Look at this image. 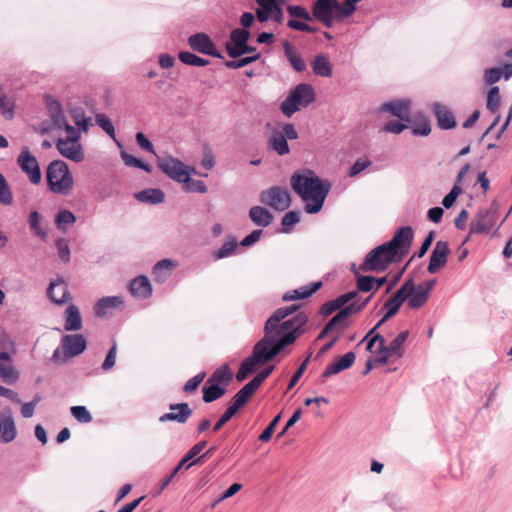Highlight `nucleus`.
Returning a JSON list of instances; mask_svg holds the SVG:
<instances>
[{
  "label": "nucleus",
  "instance_id": "f257e3e1",
  "mask_svg": "<svg viewBox=\"0 0 512 512\" xmlns=\"http://www.w3.org/2000/svg\"><path fill=\"white\" fill-rule=\"evenodd\" d=\"M296 309L295 305L278 308L267 319L264 325V337L254 345L252 354L241 363L236 374L237 381L245 380L257 365L273 360L286 346L294 344L304 333L308 322L305 313L300 312L286 319Z\"/></svg>",
  "mask_w": 512,
  "mask_h": 512
},
{
  "label": "nucleus",
  "instance_id": "f03ea898",
  "mask_svg": "<svg viewBox=\"0 0 512 512\" xmlns=\"http://www.w3.org/2000/svg\"><path fill=\"white\" fill-rule=\"evenodd\" d=\"M290 184L305 203L304 209L309 214H316L322 209L331 189L329 181L322 180L310 169L295 171L290 178Z\"/></svg>",
  "mask_w": 512,
  "mask_h": 512
},
{
  "label": "nucleus",
  "instance_id": "7ed1b4c3",
  "mask_svg": "<svg viewBox=\"0 0 512 512\" xmlns=\"http://www.w3.org/2000/svg\"><path fill=\"white\" fill-rule=\"evenodd\" d=\"M48 189L57 195L67 196L74 187V178L69 166L63 160H53L46 169Z\"/></svg>",
  "mask_w": 512,
  "mask_h": 512
},
{
  "label": "nucleus",
  "instance_id": "20e7f679",
  "mask_svg": "<svg viewBox=\"0 0 512 512\" xmlns=\"http://www.w3.org/2000/svg\"><path fill=\"white\" fill-rule=\"evenodd\" d=\"M315 97L314 88L310 84L300 83L282 101L280 109L285 116L291 117L301 107H307L313 103Z\"/></svg>",
  "mask_w": 512,
  "mask_h": 512
},
{
  "label": "nucleus",
  "instance_id": "39448f33",
  "mask_svg": "<svg viewBox=\"0 0 512 512\" xmlns=\"http://www.w3.org/2000/svg\"><path fill=\"white\" fill-rule=\"evenodd\" d=\"M87 341L81 334H67L61 338L60 346L52 355L54 362H66L68 359L80 355L85 351Z\"/></svg>",
  "mask_w": 512,
  "mask_h": 512
},
{
  "label": "nucleus",
  "instance_id": "423d86ee",
  "mask_svg": "<svg viewBox=\"0 0 512 512\" xmlns=\"http://www.w3.org/2000/svg\"><path fill=\"white\" fill-rule=\"evenodd\" d=\"M395 259V254L385 244H382L366 255L359 269L364 272H382Z\"/></svg>",
  "mask_w": 512,
  "mask_h": 512
},
{
  "label": "nucleus",
  "instance_id": "0eeeda50",
  "mask_svg": "<svg viewBox=\"0 0 512 512\" xmlns=\"http://www.w3.org/2000/svg\"><path fill=\"white\" fill-rule=\"evenodd\" d=\"M158 168L170 179L180 183L184 180L186 174H195L196 170L184 164L178 158L171 155L158 156L156 155Z\"/></svg>",
  "mask_w": 512,
  "mask_h": 512
},
{
  "label": "nucleus",
  "instance_id": "6e6552de",
  "mask_svg": "<svg viewBox=\"0 0 512 512\" xmlns=\"http://www.w3.org/2000/svg\"><path fill=\"white\" fill-rule=\"evenodd\" d=\"M260 201L272 209L282 212L290 207L291 195L284 187L272 186L261 192Z\"/></svg>",
  "mask_w": 512,
  "mask_h": 512
},
{
  "label": "nucleus",
  "instance_id": "1a4fd4ad",
  "mask_svg": "<svg viewBox=\"0 0 512 512\" xmlns=\"http://www.w3.org/2000/svg\"><path fill=\"white\" fill-rule=\"evenodd\" d=\"M16 162L32 184H40L42 180L40 166L37 158L31 153L29 147H22L20 154L17 156Z\"/></svg>",
  "mask_w": 512,
  "mask_h": 512
},
{
  "label": "nucleus",
  "instance_id": "9d476101",
  "mask_svg": "<svg viewBox=\"0 0 512 512\" xmlns=\"http://www.w3.org/2000/svg\"><path fill=\"white\" fill-rule=\"evenodd\" d=\"M402 286H406L403 297L411 309H419L428 302L430 295L419 284H415L412 278L407 279Z\"/></svg>",
  "mask_w": 512,
  "mask_h": 512
},
{
  "label": "nucleus",
  "instance_id": "9b49d317",
  "mask_svg": "<svg viewBox=\"0 0 512 512\" xmlns=\"http://www.w3.org/2000/svg\"><path fill=\"white\" fill-rule=\"evenodd\" d=\"M413 240V230L410 226L401 227L396 231L392 239L384 243L394 254L395 257L404 255Z\"/></svg>",
  "mask_w": 512,
  "mask_h": 512
},
{
  "label": "nucleus",
  "instance_id": "f8f14e48",
  "mask_svg": "<svg viewBox=\"0 0 512 512\" xmlns=\"http://www.w3.org/2000/svg\"><path fill=\"white\" fill-rule=\"evenodd\" d=\"M125 303L121 296H106L100 298L94 305V313L97 317L108 318L124 310Z\"/></svg>",
  "mask_w": 512,
  "mask_h": 512
},
{
  "label": "nucleus",
  "instance_id": "ddd939ff",
  "mask_svg": "<svg viewBox=\"0 0 512 512\" xmlns=\"http://www.w3.org/2000/svg\"><path fill=\"white\" fill-rule=\"evenodd\" d=\"M55 147L64 158L75 163H80L85 158L83 146L80 143V140H63L59 137L55 141Z\"/></svg>",
  "mask_w": 512,
  "mask_h": 512
},
{
  "label": "nucleus",
  "instance_id": "4468645a",
  "mask_svg": "<svg viewBox=\"0 0 512 512\" xmlns=\"http://www.w3.org/2000/svg\"><path fill=\"white\" fill-rule=\"evenodd\" d=\"M337 7V0H316L312 7V16L324 26H333V12Z\"/></svg>",
  "mask_w": 512,
  "mask_h": 512
},
{
  "label": "nucleus",
  "instance_id": "2eb2a0df",
  "mask_svg": "<svg viewBox=\"0 0 512 512\" xmlns=\"http://www.w3.org/2000/svg\"><path fill=\"white\" fill-rule=\"evenodd\" d=\"M496 220L495 209L480 210L470 223L471 234H481L490 231Z\"/></svg>",
  "mask_w": 512,
  "mask_h": 512
},
{
  "label": "nucleus",
  "instance_id": "dca6fc26",
  "mask_svg": "<svg viewBox=\"0 0 512 512\" xmlns=\"http://www.w3.org/2000/svg\"><path fill=\"white\" fill-rule=\"evenodd\" d=\"M188 44L194 51L216 58H223L222 54L216 49L214 42L205 33L191 35L188 38Z\"/></svg>",
  "mask_w": 512,
  "mask_h": 512
},
{
  "label": "nucleus",
  "instance_id": "f3484780",
  "mask_svg": "<svg viewBox=\"0 0 512 512\" xmlns=\"http://www.w3.org/2000/svg\"><path fill=\"white\" fill-rule=\"evenodd\" d=\"M449 252L448 242L438 241L431 252L427 271L434 274L443 268L447 263Z\"/></svg>",
  "mask_w": 512,
  "mask_h": 512
},
{
  "label": "nucleus",
  "instance_id": "a211bd4d",
  "mask_svg": "<svg viewBox=\"0 0 512 512\" xmlns=\"http://www.w3.org/2000/svg\"><path fill=\"white\" fill-rule=\"evenodd\" d=\"M170 412L164 413L159 417V422H177L179 424H184L191 417L193 411L190 408L189 404L177 403L169 405Z\"/></svg>",
  "mask_w": 512,
  "mask_h": 512
},
{
  "label": "nucleus",
  "instance_id": "6ab92c4d",
  "mask_svg": "<svg viewBox=\"0 0 512 512\" xmlns=\"http://www.w3.org/2000/svg\"><path fill=\"white\" fill-rule=\"evenodd\" d=\"M0 379L6 384H14L19 379L12 357L7 352H0Z\"/></svg>",
  "mask_w": 512,
  "mask_h": 512
},
{
  "label": "nucleus",
  "instance_id": "aec40b11",
  "mask_svg": "<svg viewBox=\"0 0 512 512\" xmlns=\"http://www.w3.org/2000/svg\"><path fill=\"white\" fill-rule=\"evenodd\" d=\"M47 296L55 304L66 303L70 295L65 281L60 277L52 280L47 289Z\"/></svg>",
  "mask_w": 512,
  "mask_h": 512
},
{
  "label": "nucleus",
  "instance_id": "412c9836",
  "mask_svg": "<svg viewBox=\"0 0 512 512\" xmlns=\"http://www.w3.org/2000/svg\"><path fill=\"white\" fill-rule=\"evenodd\" d=\"M431 108L437 119L439 128L448 130L456 126L455 117L446 105L435 102L431 105Z\"/></svg>",
  "mask_w": 512,
  "mask_h": 512
},
{
  "label": "nucleus",
  "instance_id": "4be33fe9",
  "mask_svg": "<svg viewBox=\"0 0 512 512\" xmlns=\"http://www.w3.org/2000/svg\"><path fill=\"white\" fill-rule=\"evenodd\" d=\"M410 101L409 100H399V101H390L382 104L380 106L381 112H389L392 115L398 117L401 120L409 122L410 119Z\"/></svg>",
  "mask_w": 512,
  "mask_h": 512
},
{
  "label": "nucleus",
  "instance_id": "5701e85b",
  "mask_svg": "<svg viewBox=\"0 0 512 512\" xmlns=\"http://www.w3.org/2000/svg\"><path fill=\"white\" fill-rule=\"evenodd\" d=\"M406 289V286H401L395 294L384 304V309H386L385 315L382 317V319L378 322V325H382L385 323L389 318L394 316L398 310L400 309L402 303L404 300V290Z\"/></svg>",
  "mask_w": 512,
  "mask_h": 512
},
{
  "label": "nucleus",
  "instance_id": "b1692460",
  "mask_svg": "<svg viewBox=\"0 0 512 512\" xmlns=\"http://www.w3.org/2000/svg\"><path fill=\"white\" fill-rule=\"evenodd\" d=\"M354 361H355V354L353 352H347L343 356L337 358L335 360V362L329 364L325 368L322 376L325 378H328L332 375L338 374L341 371L351 367L353 365Z\"/></svg>",
  "mask_w": 512,
  "mask_h": 512
},
{
  "label": "nucleus",
  "instance_id": "393cba45",
  "mask_svg": "<svg viewBox=\"0 0 512 512\" xmlns=\"http://www.w3.org/2000/svg\"><path fill=\"white\" fill-rule=\"evenodd\" d=\"M48 112L51 126L47 130L62 129V126L68 122L61 104L56 100H52L48 103Z\"/></svg>",
  "mask_w": 512,
  "mask_h": 512
},
{
  "label": "nucleus",
  "instance_id": "a878e982",
  "mask_svg": "<svg viewBox=\"0 0 512 512\" xmlns=\"http://www.w3.org/2000/svg\"><path fill=\"white\" fill-rule=\"evenodd\" d=\"M130 293L139 299H146L152 294V286L146 276H138L130 282Z\"/></svg>",
  "mask_w": 512,
  "mask_h": 512
},
{
  "label": "nucleus",
  "instance_id": "bb28decb",
  "mask_svg": "<svg viewBox=\"0 0 512 512\" xmlns=\"http://www.w3.org/2000/svg\"><path fill=\"white\" fill-rule=\"evenodd\" d=\"M322 287L321 281L309 283L305 286L286 292L283 295L285 301H295L300 299H306L314 294L317 290Z\"/></svg>",
  "mask_w": 512,
  "mask_h": 512
},
{
  "label": "nucleus",
  "instance_id": "cd10ccee",
  "mask_svg": "<svg viewBox=\"0 0 512 512\" xmlns=\"http://www.w3.org/2000/svg\"><path fill=\"white\" fill-rule=\"evenodd\" d=\"M311 68L316 76L329 78L333 74L332 64L327 54H317L311 62Z\"/></svg>",
  "mask_w": 512,
  "mask_h": 512
},
{
  "label": "nucleus",
  "instance_id": "c85d7f7f",
  "mask_svg": "<svg viewBox=\"0 0 512 512\" xmlns=\"http://www.w3.org/2000/svg\"><path fill=\"white\" fill-rule=\"evenodd\" d=\"M207 445L206 441H200L196 443L180 460V466H185L189 469L192 465L201 463L202 460L209 454L213 449L208 450L205 454L195 458Z\"/></svg>",
  "mask_w": 512,
  "mask_h": 512
},
{
  "label": "nucleus",
  "instance_id": "c756f323",
  "mask_svg": "<svg viewBox=\"0 0 512 512\" xmlns=\"http://www.w3.org/2000/svg\"><path fill=\"white\" fill-rule=\"evenodd\" d=\"M250 38V32L246 29L235 28L230 33V39L225 44V49L229 55V49L241 50Z\"/></svg>",
  "mask_w": 512,
  "mask_h": 512
},
{
  "label": "nucleus",
  "instance_id": "7c9ffc66",
  "mask_svg": "<svg viewBox=\"0 0 512 512\" xmlns=\"http://www.w3.org/2000/svg\"><path fill=\"white\" fill-rule=\"evenodd\" d=\"M268 148L276 152L280 156L287 155L290 152L288 142L285 139V137L280 133L279 129H273L271 131L268 140Z\"/></svg>",
  "mask_w": 512,
  "mask_h": 512
},
{
  "label": "nucleus",
  "instance_id": "2f4dec72",
  "mask_svg": "<svg viewBox=\"0 0 512 512\" xmlns=\"http://www.w3.org/2000/svg\"><path fill=\"white\" fill-rule=\"evenodd\" d=\"M66 331H78L82 328V317L77 306L69 305L65 310Z\"/></svg>",
  "mask_w": 512,
  "mask_h": 512
},
{
  "label": "nucleus",
  "instance_id": "473e14b6",
  "mask_svg": "<svg viewBox=\"0 0 512 512\" xmlns=\"http://www.w3.org/2000/svg\"><path fill=\"white\" fill-rule=\"evenodd\" d=\"M283 48L285 56L292 68L296 72H303L306 69V63L302 56L298 53L297 49L289 42H285Z\"/></svg>",
  "mask_w": 512,
  "mask_h": 512
},
{
  "label": "nucleus",
  "instance_id": "72a5a7b5",
  "mask_svg": "<svg viewBox=\"0 0 512 512\" xmlns=\"http://www.w3.org/2000/svg\"><path fill=\"white\" fill-rule=\"evenodd\" d=\"M249 218L255 225L261 227H267L273 221V215L268 209L261 206L252 207L249 210Z\"/></svg>",
  "mask_w": 512,
  "mask_h": 512
},
{
  "label": "nucleus",
  "instance_id": "f704fd0d",
  "mask_svg": "<svg viewBox=\"0 0 512 512\" xmlns=\"http://www.w3.org/2000/svg\"><path fill=\"white\" fill-rule=\"evenodd\" d=\"M258 388L259 387L256 386L252 380L249 381L233 396L231 403L237 409H240L247 403V401L256 392Z\"/></svg>",
  "mask_w": 512,
  "mask_h": 512
},
{
  "label": "nucleus",
  "instance_id": "c9c22d12",
  "mask_svg": "<svg viewBox=\"0 0 512 512\" xmlns=\"http://www.w3.org/2000/svg\"><path fill=\"white\" fill-rule=\"evenodd\" d=\"M175 263L169 259H163L158 261L154 267L152 274L154 280L163 283L171 275L172 269L175 267Z\"/></svg>",
  "mask_w": 512,
  "mask_h": 512
},
{
  "label": "nucleus",
  "instance_id": "e433bc0d",
  "mask_svg": "<svg viewBox=\"0 0 512 512\" xmlns=\"http://www.w3.org/2000/svg\"><path fill=\"white\" fill-rule=\"evenodd\" d=\"M138 201L149 204H160L164 202L165 194L162 190L150 188L142 190L135 194Z\"/></svg>",
  "mask_w": 512,
  "mask_h": 512
},
{
  "label": "nucleus",
  "instance_id": "4c0bfd02",
  "mask_svg": "<svg viewBox=\"0 0 512 512\" xmlns=\"http://www.w3.org/2000/svg\"><path fill=\"white\" fill-rule=\"evenodd\" d=\"M202 392L203 401L205 403H211L221 398L225 394L226 390L224 387H220L218 384L208 383L207 381L202 388Z\"/></svg>",
  "mask_w": 512,
  "mask_h": 512
},
{
  "label": "nucleus",
  "instance_id": "58836bf2",
  "mask_svg": "<svg viewBox=\"0 0 512 512\" xmlns=\"http://www.w3.org/2000/svg\"><path fill=\"white\" fill-rule=\"evenodd\" d=\"M237 246L236 239L233 236H228L223 245L213 252V256L217 260L230 257L235 254Z\"/></svg>",
  "mask_w": 512,
  "mask_h": 512
},
{
  "label": "nucleus",
  "instance_id": "ea45409f",
  "mask_svg": "<svg viewBox=\"0 0 512 512\" xmlns=\"http://www.w3.org/2000/svg\"><path fill=\"white\" fill-rule=\"evenodd\" d=\"M409 336L408 331L400 332L388 345L391 357L400 358L404 354L403 345Z\"/></svg>",
  "mask_w": 512,
  "mask_h": 512
},
{
  "label": "nucleus",
  "instance_id": "a19ab883",
  "mask_svg": "<svg viewBox=\"0 0 512 512\" xmlns=\"http://www.w3.org/2000/svg\"><path fill=\"white\" fill-rule=\"evenodd\" d=\"M190 176H191V174H186L184 177V180H182L180 182L183 184L182 189L185 192L206 193L207 192L206 184L201 180H194Z\"/></svg>",
  "mask_w": 512,
  "mask_h": 512
},
{
  "label": "nucleus",
  "instance_id": "79ce46f5",
  "mask_svg": "<svg viewBox=\"0 0 512 512\" xmlns=\"http://www.w3.org/2000/svg\"><path fill=\"white\" fill-rule=\"evenodd\" d=\"M351 270L357 277V289L361 292H369L373 289L375 278L373 276H361L359 274V268H356L355 264H352Z\"/></svg>",
  "mask_w": 512,
  "mask_h": 512
},
{
  "label": "nucleus",
  "instance_id": "37998d69",
  "mask_svg": "<svg viewBox=\"0 0 512 512\" xmlns=\"http://www.w3.org/2000/svg\"><path fill=\"white\" fill-rule=\"evenodd\" d=\"M96 124L101 127L102 130H104L116 143L119 147H122L121 143L117 141L116 134H115V128L112 124V122L109 120V118L103 114L99 113L95 116Z\"/></svg>",
  "mask_w": 512,
  "mask_h": 512
},
{
  "label": "nucleus",
  "instance_id": "c03bdc74",
  "mask_svg": "<svg viewBox=\"0 0 512 512\" xmlns=\"http://www.w3.org/2000/svg\"><path fill=\"white\" fill-rule=\"evenodd\" d=\"M178 57L182 63H184L186 65H190V66L202 67V66H206L210 63L209 60L201 58V57L197 56L196 54H194L192 52H188V51L180 52Z\"/></svg>",
  "mask_w": 512,
  "mask_h": 512
},
{
  "label": "nucleus",
  "instance_id": "a18cd8bd",
  "mask_svg": "<svg viewBox=\"0 0 512 512\" xmlns=\"http://www.w3.org/2000/svg\"><path fill=\"white\" fill-rule=\"evenodd\" d=\"M29 226L35 235L42 239L47 237V231L41 226V215L37 211H32L28 218Z\"/></svg>",
  "mask_w": 512,
  "mask_h": 512
},
{
  "label": "nucleus",
  "instance_id": "49530a36",
  "mask_svg": "<svg viewBox=\"0 0 512 512\" xmlns=\"http://www.w3.org/2000/svg\"><path fill=\"white\" fill-rule=\"evenodd\" d=\"M75 221V215L69 210H60L55 217L57 227L62 231H66L67 226L72 225Z\"/></svg>",
  "mask_w": 512,
  "mask_h": 512
},
{
  "label": "nucleus",
  "instance_id": "de8ad7c7",
  "mask_svg": "<svg viewBox=\"0 0 512 512\" xmlns=\"http://www.w3.org/2000/svg\"><path fill=\"white\" fill-rule=\"evenodd\" d=\"M501 104V96L497 86L492 87L487 95V109L491 113H496Z\"/></svg>",
  "mask_w": 512,
  "mask_h": 512
},
{
  "label": "nucleus",
  "instance_id": "09e8293b",
  "mask_svg": "<svg viewBox=\"0 0 512 512\" xmlns=\"http://www.w3.org/2000/svg\"><path fill=\"white\" fill-rule=\"evenodd\" d=\"M231 379V372L228 365H223L216 369L208 378V383L218 384Z\"/></svg>",
  "mask_w": 512,
  "mask_h": 512
},
{
  "label": "nucleus",
  "instance_id": "8fccbe9b",
  "mask_svg": "<svg viewBox=\"0 0 512 512\" xmlns=\"http://www.w3.org/2000/svg\"><path fill=\"white\" fill-rule=\"evenodd\" d=\"M13 202V194L5 177L0 173V203L3 205H11Z\"/></svg>",
  "mask_w": 512,
  "mask_h": 512
},
{
  "label": "nucleus",
  "instance_id": "3c124183",
  "mask_svg": "<svg viewBox=\"0 0 512 512\" xmlns=\"http://www.w3.org/2000/svg\"><path fill=\"white\" fill-rule=\"evenodd\" d=\"M259 8L256 9V17L259 22H266L270 18V7H272V0H256Z\"/></svg>",
  "mask_w": 512,
  "mask_h": 512
},
{
  "label": "nucleus",
  "instance_id": "603ef678",
  "mask_svg": "<svg viewBox=\"0 0 512 512\" xmlns=\"http://www.w3.org/2000/svg\"><path fill=\"white\" fill-rule=\"evenodd\" d=\"M260 57H261L260 53H255L254 55L247 56V57L241 58L239 60L226 61L225 66L230 69H239V68H242L244 66H247V65L257 61L258 59H260Z\"/></svg>",
  "mask_w": 512,
  "mask_h": 512
},
{
  "label": "nucleus",
  "instance_id": "864d4df0",
  "mask_svg": "<svg viewBox=\"0 0 512 512\" xmlns=\"http://www.w3.org/2000/svg\"><path fill=\"white\" fill-rule=\"evenodd\" d=\"M55 246L57 248L59 259L64 263H68L71 258L68 241L65 238H58L55 241Z\"/></svg>",
  "mask_w": 512,
  "mask_h": 512
},
{
  "label": "nucleus",
  "instance_id": "5fc2aeb1",
  "mask_svg": "<svg viewBox=\"0 0 512 512\" xmlns=\"http://www.w3.org/2000/svg\"><path fill=\"white\" fill-rule=\"evenodd\" d=\"M287 12L292 18H300L305 21H312L313 16L307 11L306 8L300 5H289Z\"/></svg>",
  "mask_w": 512,
  "mask_h": 512
},
{
  "label": "nucleus",
  "instance_id": "6e6d98bb",
  "mask_svg": "<svg viewBox=\"0 0 512 512\" xmlns=\"http://www.w3.org/2000/svg\"><path fill=\"white\" fill-rule=\"evenodd\" d=\"M72 416L80 423H90L92 416L85 406H73L70 409Z\"/></svg>",
  "mask_w": 512,
  "mask_h": 512
},
{
  "label": "nucleus",
  "instance_id": "4d7b16f0",
  "mask_svg": "<svg viewBox=\"0 0 512 512\" xmlns=\"http://www.w3.org/2000/svg\"><path fill=\"white\" fill-rule=\"evenodd\" d=\"M15 104L6 96H0V112L2 115L10 120L14 117Z\"/></svg>",
  "mask_w": 512,
  "mask_h": 512
},
{
  "label": "nucleus",
  "instance_id": "13d9d810",
  "mask_svg": "<svg viewBox=\"0 0 512 512\" xmlns=\"http://www.w3.org/2000/svg\"><path fill=\"white\" fill-rule=\"evenodd\" d=\"M242 489L240 483H233L227 490H225L217 499L211 503V508L214 509L220 502L234 496Z\"/></svg>",
  "mask_w": 512,
  "mask_h": 512
},
{
  "label": "nucleus",
  "instance_id": "bf43d9fd",
  "mask_svg": "<svg viewBox=\"0 0 512 512\" xmlns=\"http://www.w3.org/2000/svg\"><path fill=\"white\" fill-rule=\"evenodd\" d=\"M372 296L367 297L364 301L361 303H358V301H354L348 306L342 308L340 311L344 312L345 318H348L351 314L358 313L361 310H363L366 305L369 303Z\"/></svg>",
  "mask_w": 512,
  "mask_h": 512
},
{
  "label": "nucleus",
  "instance_id": "052dcab7",
  "mask_svg": "<svg viewBox=\"0 0 512 512\" xmlns=\"http://www.w3.org/2000/svg\"><path fill=\"white\" fill-rule=\"evenodd\" d=\"M239 409H237L232 403L230 406L226 409V411L223 413V415L219 418V420L215 423L213 426V431L217 432L220 430L223 425L228 422L237 412Z\"/></svg>",
  "mask_w": 512,
  "mask_h": 512
},
{
  "label": "nucleus",
  "instance_id": "680f3d73",
  "mask_svg": "<svg viewBox=\"0 0 512 512\" xmlns=\"http://www.w3.org/2000/svg\"><path fill=\"white\" fill-rule=\"evenodd\" d=\"M502 75L503 70L501 67L489 68L484 72V80L488 85H493L501 79Z\"/></svg>",
  "mask_w": 512,
  "mask_h": 512
},
{
  "label": "nucleus",
  "instance_id": "e2e57ef3",
  "mask_svg": "<svg viewBox=\"0 0 512 512\" xmlns=\"http://www.w3.org/2000/svg\"><path fill=\"white\" fill-rule=\"evenodd\" d=\"M205 377H206V373L200 372L197 375H195L194 377H192L191 379H189L183 387L184 392L192 393V392L196 391Z\"/></svg>",
  "mask_w": 512,
  "mask_h": 512
},
{
  "label": "nucleus",
  "instance_id": "0e129e2a",
  "mask_svg": "<svg viewBox=\"0 0 512 512\" xmlns=\"http://www.w3.org/2000/svg\"><path fill=\"white\" fill-rule=\"evenodd\" d=\"M356 4L344 1L343 4H339L337 1V7L335 8V12L340 18H346L352 15L356 10Z\"/></svg>",
  "mask_w": 512,
  "mask_h": 512
},
{
  "label": "nucleus",
  "instance_id": "69168bd1",
  "mask_svg": "<svg viewBox=\"0 0 512 512\" xmlns=\"http://www.w3.org/2000/svg\"><path fill=\"white\" fill-rule=\"evenodd\" d=\"M285 0H272V7H270V18L275 22L281 23L283 21L282 5Z\"/></svg>",
  "mask_w": 512,
  "mask_h": 512
},
{
  "label": "nucleus",
  "instance_id": "338daca9",
  "mask_svg": "<svg viewBox=\"0 0 512 512\" xmlns=\"http://www.w3.org/2000/svg\"><path fill=\"white\" fill-rule=\"evenodd\" d=\"M462 189L459 185H454L451 191L443 198L442 205L449 209L452 207L457 199V197L461 194Z\"/></svg>",
  "mask_w": 512,
  "mask_h": 512
},
{
  "label": "nucleus",
  "instance_id": "774afa93",
  "mask_svg": "<svg viewBox=\"0 0 512 512\" xmlns=\"http://www.w3.org/2000/svg\"><path fill=\"white\" fill-rule=\"evenodd\" d=\"M300 221L299 213L297 211H289L287 212L281 220V224L283 226V231L288 232V227H291L297 224Z\"/></svg>",
  "mask_w": 512,
  "mask_h": 512
}]
</instances>
